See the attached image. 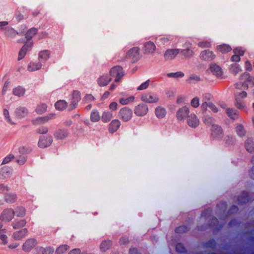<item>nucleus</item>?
I'll use <instances>...</instances> for the list:
<instances>
[{"label":"nucleus","mask_w":254,"mask_h":254,"mask_svg":"<svg viewBox=\"0 0 254 254\" xmlns=\"http://www.w3.org/2000/svg\"><path fill=\"white\" fill-rule=\"evenodd\" d=\"M140 100L148 104H157L160 101V98L156 93L146 92L141 95Z\"/></svg>","instance_id":"f257e3e1"},{"label":"nucleus","mask_w":254,"mask_h":254,"mask_svg":"<svg viewBox=\"0 0 254 254\" xmlns=\"http://www.w3.org/2000/svg\"><path fill=\"white\" fill-rule=\"evenodd\" d=\"M246 82L254 85V77L250 76L248 73H244L240 77V81L236 84V88L240 89L247 88L248 84Z\"/></svg>","instance_id":"f03ea898"},{"label":"nucleus","mask_w":254,"mask_h":254,"mask_svg":"<svg viewBox=\"0 0 254 254\" xmlns=\"http://www.w3.org/2000/svg\"><path fill=\"white\" fill-rule=\"evenodd\" d=\"M8 237L5 234H1L0 235V245L2 246H7L8 249L12 250L18 248L20 244L17 242H12L8 244Z\"/></svg>","instance_id":"7ed1b4c3"},{"label":"nucleus","mask_w":254,"mask_h":254,"mask_svg":"<svg viewBox=\"0 0 254 254\" xmlns=\"http://www.w3.org/2000/svg\"><path fill=\"white\" fill-rule=\"evenodd\" d=\"M247 96V93L245 91L237 92L235 95V106L239 109H242L246 107V104L243 101Z\"/></svg>","instance_id":"20e7f679"},{"label":"nucleus","mask_w":254,"mask_h":254,"mask_svg":"<svg viewBox=\"0 0 254 254\" xmlns=\"http://www.w3.org/2000/svg\"><path fill=\"white\" fill-rule=\"evenodd\" d=\"M15 211L11 208L4 209L0 215V219L4 222L10 221L15 215Z\"/></svg>","instance_id":"39448f33"},{"label":"nucleus","mask_w":254,"mask_h":254,"mask_svg":"<svg viewBox=\"0 0 254 254\" xmlns=\"http://www.w3.org/2000/svg\"><path fill=\"white\" fill-rule=\"evenodd\" d=\"M149 111L148 105L144 103H140L135 107L134 113L135 115L138 117H143L145 116Z\"/></svg>","instance_id":"423d86ee"},{"label":"nucleus","mask_w":254,"mask_h":254,"mask_svg":"<svg viewBox=\"0 0 254 254\" xmlns=\"http://www.w3.org/2000/svg\"><path fill=\"white\" fill-rule=\"evenodd\" d=\"M139 49L137 47H134L130 49L127 53L126 57L129 59L132 62L137 61L140 58Z\"/></svg>","instance_id":"0eeeda50"},{"label":"nucleus","mask_w":254,"mask_h":254,"mask_svg":"<svg viewBox=\"0 0 254 254\" xmlns=\"http://www.w3.org/2000/svg\"><path fill=\"white\" fill-rule=\"evenodd\" d=\"M33 45V41L26 42L24 45L20 49L17 60L20 61L26 56L27 52L31 49Z\"/></svg>","instance_id":"6e6552de"},{"label":"nucleus","mask_w":254,"mask_h":254,"mask_svg":"<svg viewBox=\"0 0 254 254\" xmlns=\"http://www.w3.org/2000/svg\"><path fill=\"white\" fill-rule=\"evenodd\" d=\"M110 75L113 77H115V80L116 82H119L120 79L124 76V73L123 68L121 66H117L111 69Z\"/></svg>","instance_id":"1a4fd4ad"},{"label":"nucleus","mask_w":254,"mask_h":254,"mask_svg":"<svg viewBox=\"0 0 254 254\" xmlns=\"http://www.w3.org/2000/svg\"><path fill=\"white\" fill-rule=\"evenodd\" d=\"M119 115L121 118L124 121L127 122L130 120L132 118V111L128 108L124 107L120 110Z\"/></svg>","instance_id":"9d476101"},{"label":"nucleus","mask_w":254,"mask_h":254,"mask_svg":"<svg viewBox=\"0 0 254 254\" xmlns=\"http://www.w3.org/2000/svg\"><path fill=\"white\" fill-rule=\"evenodd\" d=\"M189 113L190 109L189 107L187 106L182 107L178 110L176 114V118L179 121H184Z\"/></svg>","instance_id":"9b49d317"},{"label":"nucleus","mask_w":254,"mask_h":254,"mask_svg":"<svg viewBox=\"0 0 254 254\" xmlns=\"http://www.w3.org/2000/svg\"><path fill=\"white\" fill-rule=\"evenodd\" d=\"M156 50L155 44L151 41H148L144 43L143 47V51L146 54H153Z\"/></svg>","instance_id":"f8f14e48"},{"label":"nucleus","mask_w":254,"mask_h":254,"mask_svg":"<svg viewBox=\"0 0 254 254\" xmlns=\"http://www.w3.org/2000/svg\"><path fill=\"white\" fill-rule=\"evenodd\" d=\"M209 71L218 78H223V72L222 68L215 64H212L209 67Z\"/></svg>","instance_id":"ddd939ff"},{"label":"nucleus","mask_w":254,"mask_h":254,"mask_svg":"<svg viewBox=\"0 0 254 254\" xmlns=\"http://www.w3.org/2000/svg\"><path fill=\"white\" fill-rule=\"evenodd\" d=\"M187 123L190 127L195 128L198 126L199 120L195 114H191L188 117Z\"/></svg>","instance_id":"4468645a"},{"label":"nucleus","mask_w":254,"mask_h":254,"mask_svg":"<svg viewBox=\"0 0 254 254\" xmlns=\"http://www.w3.org/2000/svg\"><path fill=\"white\" fill-rule=\"evenodd\" d=\"M36 245V242L34 239H29L27 240L23 244L22 249L24 252H30Z\"/></svg>","instance_id":"2eb2a0df"},{"label":"nucleus","mask_w":254,"mask_h":254,"mask_svg":"<svg viewBox=\"0 0 254 254\" xmlns=\"http://www.w3.org/2000/svg\"><path fill=\"white\" fill-rule=\"evenodd\" d=\"M154 114L158 119L162 120L166 117L167 110L164 107L158 106L154 109Z\"/></svg>","instance_id":"dca6fc26"},{"label":"nucleus","mask_w":254,"mask_h":254,"mask_svg":"<svg viewBox=\"0 0 254 254\" xmlns=\"http://www.w3.org/2000/svg\"><path fill=\"white\" fill-rule=\"evenodd\" d=\"M179 52L180 51L178 49H168L164 54V58L166 61L172 60L178 55Z\"/></svg>","instance_id":"f3484780"},{"label":"nucleus","mask_w":254,"mask_h":254,"mask_svg":"<svg viewBox=\"0 0 254 254\" xmlns=\"http://www.w3.org/2000/svg\"><path fill=\"white\" fill-rule=\"evenodd\" d=\"M215 55L212 51L209 50H204L200 54V58L204 61H210L213 60Z\"/></svg>","instance_id":"a211bd4d"},{"label":"nucleus","mask_w":254,"mask_h":254,"mask_svg":"<svg viewBox=\"0 0 254 254\" xmlns=\"http://www.w3.org/2000/svg\"><path fill=\"white\" fill-rule=\"evenodd\" d=\"M27 232V229L26 228L16 231L12 234V238L15 241H19L26 236Z\"/></svg>","instance_id":"6ab92c4d"},{"label":"nucleus","mask_w":254,"mask_h":254,"mask_svg":"<svg viewBox=\"0 0 254 254\" xmlns=\"http://www.w3.org/2000/svg\"><path fill=\"white\" fill-rule=\"evenodd\" d=\"M80 94L78 91H75L73 92L70 105V108L71 110H72L76 107L77 103L80 101Z\"/></svg>","instance_id":"aec40b11"},{"label":"nucleus","mask_w":254,"mask_h":254,"mask_svg":"<svg viewBox=\"0 0 254 254\" xmlns=\"http://www.w3.org/2000/svg\"><path fill=\"white\" fill-rule=\"evenodd\" d=\"M186 45L187 48L183 50L181 52V55L185 58H190L194 55V51L192 49L190 48V43H186Z\"/></svg>","instance_id":"412c9836"},{"label":"nucleus","mask_w":254,"mask_h":254,"mask_svg":"<svg viewBox=\"0 0 254 254\" xmlns=\"http://www.w3.org/2000/svg\"><path fill=\"white\" fill-rule=\"evenodd\" d=\"M234 55L231 57V61L238 62L240 61V57L244 54V51L241 48H237L233 50Z\"/></svg>","instance_id":"4be33fe9"},{"label":"nucleus","mask_w":254,"mask_h":254,"mask_svg":"<svg viewBox=\"0 0 254 254\" xmlns=\"http://www.w3.org/2000/svg\"><path fill=\"white\" fill-rule=\"evenodd\" d=\"M42 64L40 61H32L27 65V70L30 72L39 70Z\"/></svg>","instance_id":"5701e85b"},{"label":"nucleus","mask_w":254,"mask_h":254,"mask_svg":"<svg viewBox=\"0 0 254 254\" xmlns=\"http://www.w3.org/2000/svg\"><path fill=\"white\" fill-rule=\"evenodd\" d=\"M53 139L51 137L42 136L39 139L38 145L40 147H46L51 145Z\"/></svg>","instance_id":"b1692460"},{"label":"nucleus","mask_w":254,"mask_h":254,"mask_svg":"<svg viewBox=\"0 0 254 254\" xmlns=\"http://www.w3.org/2000/svg\"><path fill=\"white\" fill-rule=\"evenodd\" d=\"M55 115L54 114H51L47 115L45 117H39L33 121V123L34 125H38L40 124L45 123L48 122L49 120H51L55 118Z\"/></svg>","instance_id":"393cba45"},{"label":"nucleus","mask_w":254,"mask_h":254,"mask_svg":"<svg viewBox=\"0 0 254 254\" xmlns=\"http://www.w3.org/2000/svg\"><path fill=\"white\" fill-rule=\"evenodd\" d=\"M212 136L215 139H220L222 136L221 128L217 125H213L212 127Z\"/></svg>","instance_id":"a878e982"},{"label":"nucleus","mask_w":254,"mask_h":254,"mask_svg":"<svg viewBox=\"0 0 254 254\" xmlns=\"http://www.w3.org/2000/svg\"><path fill=\"white\" fill-rule=\"evenodd\" d=\"M112 80L111 77L107 75L101 76L97 80L98 84L100 86H106Z\"/></svg>","instance_id":"bb28decb"},{"label":"nucleus","mask_w":254,"mask_h":254,"mask_svg":"<svg viewBox=\"0 0 254 254\" xmlns=\"http://www.w3.org/2000/svg\"><path fill=\"white\" fill-rule=\"evenodd\" d=\"M36 254H52L54 253V249L52 247L42 248L38 247L36 248Z\"/></svg>","instance_id":"cd10ccee"},{"label":"nucleus","mask_w":254,"mask_h":254,"mask_svg":"<svg viewBox=\"0 0 254 254\" xmlns=\"http://www.w3.org/2000/svg\"><path fill=\"white\" fill-rule=\"evenodd\" d=\"M25 89L24 87L18 86L12 89V93L14 96L18 97H22L25 94Z\"/></svg>","instance_id":"c85d7f7f"},{"label":"nucleus","mask_w":254,"mask_h":254,"mask_svg":"<svg viewBox=\"0 0 254 254\" xmlns=\"http://www.w3.org/2000/svg\"><path fill=\"white\" fill-rule=\"evenodd\" d=\"M209 108L212 111L216 113L218 112V109L216 106L211 102H207L206 101L203 102L201 105V108L203 110H206L207 108Z\"/></svg>","instance_id":"c756f323"},{"label":"nucleus","mask_w":254,"mask_h":254,"mask_svg":"<svg viewBox=\"0 0 254 254\" xmlns=\"http://www.w3.org/2000/svg\"><path fill=\"white\" fill-rule=\"evenodd\" d=\"M120 126V122L118 120H114L112 121L109 125V130L111 133L116 131Z\"/></svg>","instance_id":"7c9ffc66"},{"label":"nucleus","mask_w":254,"mask_h":254,"mask_svg":"<svg viewBox=\"0 0 254 254\" xmlns=\"http://www.w3.org/2000/svg\"><path fill=\"white\" fill-rule=\"evenodd\" d=\"M134 100V96L131 95L128 97H123L121 98L119 100V102L123 105H126L133 103Z\"/></svg>","instance_id":"2f4dec72"},{"label":"nucleus","mask_w":254,"mask_h":254,"mask_svg":"<svg viewBox=\"0 0 254 254\" xmlns=\"http://www.w3.org/2000/svg\"><path fill=\"white\" fill-rule=\"evenodd\" d=\"M50 55V51L48 50H44L39 52L38 54V59L41 61V62H45L49 59Z\"/></svg>","instance_id":"473e14b6"},{"label":"nucleus","mask_w":254,"mask_h":254,"mask_svg":"<svg viewBox=\"0 0 254 254\" xmlns=\"http://www.w3.org/2000/svg\"><path fill=\"white\" fill-rule=\"evenodd\" d=\"M26 224V221L25 219L15 220L12 223V227L14 229H18L24 227Z\"/></svg>","instance_id":"72a5a7b5"},{"label":"nucleus","mask_w":254,"mask_h":254,"mask_svg":"<svg viewBox=\"0 0 254 254\" xmlns=\"http://www.w3.org/2000/svg\"><path fill=\"white\" fill-rule=\"evenodd\" d=\"M68 135L66 130L59 129L55 133V137L58 139H63L65 138Z\"/></svg>","instance_id":"f704fd0d"},{"label":"nucleus","mask_w":254,"mask_h":254,"mask_svg":"<svg viewBox=\"0 0 254 254\" xmlns=\"http://www.w3.org/2000/svg\"><path fill=\"white\" fill-rule=\"evenodd\" d=\"M216 49L218 51L225 54L230 52L232 50L231 47L227 44H222L217 46Z\"/></svg>","instance_id":"c9c22d12"},{"label":"nucleus","mask_w":254,"mask_h":254,"mask_svg":"<svg viewBox=\"0 0 254 254\" xmlns=\"http://www.w3.org/2000/svg\"><path fill=\"white\" fill-rule=\"evenodd\" d=\"M112 245V242L109 240L103 241L100 245V250L102 252H105L110 249Z\"/></svg>","instance_id":"e433bc0d"},{"label":"nucleus","mask_w":254,"mask_h":254,"mask_svg":"<svg viewBox=\"0 0 254 254\" xmlns=\"http://www.w3.org/2000/svg\"><path fill=\"white\" fill-rule=\"evenodd\" d=\"M37 31V30L35 28H31L28 30L25 34L26 42L32 41L31 39L36 34Z\"/></svg>","instance_id":"4c0bfd02"},{"label":"nucleus","mask_w":254,"mask_h":254,"mask_svg":"<svg viewBox=\"0 0 254 254\" xmlns=\"http://www.w3.org/2000/svg\"><path fill=\"white\" fill-rule=\"evenodd\" d=\"M47 105L44 103H41L37 105L35 111L38 114H42L47 110Z\"/></svg>","instance_id":"58836bf2"},{"label":"nucleus","mask_w":254,"mask_h":254,"mask_svg":"<svg viewBox=\"0 0 254 254\" xmlns=\"http://www.w3.org/2000/svg\"><path fill=\"white\" fill-rule=\"evenodd\" d=\"M28 113L27 110L23 107H19L16 109V115L20 118L25 117Z\"/></svg>","instance_id":"ea45409f"},{"label":"nucleus","mask_w":254,"mask_h":254,"mask_svg":"<svg viewBox=\"0 0 254 254\" xmlns=\"http://www.w3.org/2000/svg\"><path fill=\"white\" fill-rule=\"evenodd\" d=\"M68 249L69 247L67 245H61L57 248L55 253L56 254H65Z\"/></svg>","instance_id":"a19ab883"},{"label":"nucleus","mask_w":254,"mask_h":254,"mask_svg":"<svg viewBox=\"0 0 254 254\" xmlns=\"http://www.w3.org/2000/svg\"><path fill=\"white\" fill-rule=\"evenodd\" d=\"M55 106L58 110H63L66 108L67 103L64 100H60L56 103Z\"/></svg>","instance_id":"79ce46f5"},{"label":"nucleus","mask_w":254,"mask_h":254,"mask_svg":"<svg viewBox=\"0 0 254 254\" xmlns=\"http://www.w3.org/2000/svg\"><path fill=\"white\" fill-rule=\"evenodd\" d=\"M3 115L4 116L5 120L10 124H14L11 118L10 117L9 112L8 109L5 108L2 111Z\"/></svg>","instance_id":"37998d69"},{"label":"nucleus","mask_w":254,"mask_h":254,"mask_svg":"<svg viewBox=\"0 0 254 254\" xmlns=\"http://www.w3.org/2000/svg\"><path fill=\"white\" fill-rule=\"evenodd\" d=\"M246 148L250 152L254 151V142L251 139H248L246 142Z\"/></svg>","instance_id":"c03bdc74"},{"label":"nucleus","mask_w":254,"mask_h":254,"mask_svg":"<svg viewBox=\"0 0 254 254\" xmlns=\"http://www.w3.org/2000/svg\"><path fill=\"white\" fill-rule=\"evenodd\" d=\"M10 85L11 81L9 79H7L4 82L1 91V94L2 95L6 94L9 88H10Z\"/></svg>","instance_id":"a18cd8bd"},{"label":"nucleus","mask_w":254,"mask_h":254,"mask_svg":"<svg viewBox=\"0 0 254 254\" xmlns=\"http://www.w3.org/2000/svg\"><path fill=\"white\" fill-rule=\"evenodd\" d=\"M226 113L230 118L233 119H235L239 117V115L238 114L237 111H236L233 109H227L226 110Z\"/></svg>","instance_id":"49530a36"},{"label":"nucleus","mask_w":254,"mask_h":254,"mask_svg":"<svg viewBox=\"0 0 254 254\" xmlns=\"http://www.w3.org/2000/svg\"><path fill=\"white\" fill-rule=\"evenodd\" d=\"M113 117V114L110 112H105L103 113L102 116V121L104 123L109 122Z\"/></svg>","instance_id":"de8ad7c7"},{"label":"nucleus","mask_w":254,"mask_h":254,"mask_svg":"<svg viewBox=\"0 0 254 254\" xmlns=\"http://www.w3.org/2000/svg\"><path fill=\"white\" fill-rule=\"evenodd\" d=\"M230 71L233 74H236L241 71V68L239 64H232L230 66Z\"/></svg>","instance_id":"09e8293b"},{"label":"nucleus","mask_w":254,"mask_h":254,"mask_svg":"<svg viewBox=\"0 0 254 254\" xmlns=\"http://www.w3.org/2000/svg\"><path fill=\"white\" fill-rule=\"evenodd\" d=\"M101 117L98 112L94 111L92 112L90 115L91 120L93 122H97L99 121Z\"/></svg>","instance_id":"8fccbe9b"},{"label":"nucleus","mask_w":254,"mask_h":254,"mask_svg":"<svg viewBox=\"0 0 254 254\" xmlns=\"http://www.w3.org/2000/svg\"><path fill=\"white\" fill-rule=\"evenodd\" d=\"M150 83V79H147L145 82L142 83L136 88L138 91L144 90L148 88Z\"/></svg>","instance_id":"3c124183"},{"label":"nucleus","mask_w":254,"mask_h":254,"mask_svg":"<svg viewBox=\"0 0 254 254\" xmlns=\"http://www.w3.org/2000/svg\"><path fill=\"white\" fill-rule=\"evenodd\" d=\"M190 105L194 108H198L200 105V101L198 97H194L190 101Z\"/></svg>","instance_id":"603ef678"},{"label":"nucleus","mask_w":254,"mask_h":254,"mask_svg":"<svg viewBox=\"0 0 254 254\" xmlns=\"http://www.w3.org/2000/svg\"><path fill=\"white\" fill-rule=\"evenodd\" d=\"M16 195L11 193L7 194L5 196L6 201L9 203L14 202L16 200Z\"/></svg>","instance_id":"864d4df0"},{"label":"nucleus","mask_w":254,"mask_h":254,"mask_svg":"<svg viewBox=\"0 0 254 254\" xmlns=\"http://www.w3.org/2000/svg\"><path fill=\"white\" fill-rule=\"evenodd\" d=\"M15 213L17 217H23L25 215V209L22 207H18L16 208Z\"/></svg>","instance_id":"5fc2aeb1"},{"label":"nucleus","mask_w":254,"mask_h":254,"mask_svg":"<svg viewBox=\"0 0 254 254\" xmlns=\"http://www.w3.org/2000/svg\"><path fill=\"white\" fill-rule=\"evenodd\" d=\"M236 131L238 134L240 136H243L245 133V131L244 129V127L242 125H238L236 127Z\"/></svg>","instance_id":"6e6d98bb"},{"label":"nucleus","mask_w":254,"mask_h":254,"mask_svg":"<svg viewBox=\"0 0 254 254\" xmlns=\"http://www.w3.org/2000/svg\"><path fill=\"white\" fill-rule=\"evenodd\" d=\"M198 45L201 48H205L210 47L211 44L209 41H205L199 42Z\"/></svg>","instance_id":"4d7b16f0"},{"label":"nucleus","mask_w":254,"mask_h":254,"mask_svg":"<svg viewBox=\"0 0 254 254\" xmlns=\"http://www.w3.org/2000/svg\"><path fill=\"white\" fill-rule=\"evenodd\" d=\"M169 77H181L184 76V74L182 72H178L176 73H170L168 75Z\"/></svg>","instance_id":"13d9d810"},{"label":"nucleus","mask_w":254,"mask_h":254,"mask_svg":"<svg viewBox=\"0 0 254 254\" xmlns=\"http://www.w3.org/2000/svg\"><path fill=\"white\" fill-rule=\"evenodd\" d=\"M13 158V155H9L5 157L2 162V164H6L8 163L9 162H10L12 159Z\"/></svg>","instance_id":"bf43d9fd"},{"label":"nucleus","mask_w":254,"mask_h":254,"mask_svg":"<svg viewBox=\"0 0 254 254\" xmlns=\"http://www.w3.org/2000/svg\"><path fill=\"white\" fill-rule=\"evenodd\" d=\"M94 99L93 96L91 94L86 95L84 98V100L87 102H90L93 101Z\"/></svg>","instance_id":"052dcab7"},{"label":"nucleus","mask_w":254,"mask_h":254,"mask_svg":"<svg viewBox=\"0 0 254 254\" xmlns=\"http://www.w3.org/2000/svg\"><path fill=\"white\" fill-rule=\"evenodd\" d=\"M37 131L40 133H46L48 131V128L46 127H41L38 129Z\"/></svg>","instance_id":"680f3d73"},{"label":"nucleus","mask_w":254,"mask_h":254,"mask_svg":"<svg viewBox=\"0 0 254 254\" xmlns=\"http://www.w3.org/2000/svg\"><path fill=\"white\" fill-rule=\"evenodd\" d=\"M187 228L184 226H182L176 229V232L177 233H183L187 231Z\"/></svg>","instance_id":"e2e57ef3"},{"label":"nucleus","mask_w":254,"mask_h":254,"mask_svg":"<svg viewBox=\"0 0 254 254\" xmlns=\"http://www.w3.org/2000/svg\"><path fill=\"white\" fill-rule=\"evenodd\" d=\"M118 104L115 102H112L109 105V109L112 111H116L118 108Z\"/></svg>","instance_id":"0e129e2a"},{"label":"nucleus","mask_w":254,"mask_h":254,"mask_svg":"<svg viewBox=\"0 0 254 254\" xmlns=\"http://www.w3.org/2000/svg\"><path fill=\"white\" fill-rule=\"evenodd\" d=\"M18 33L14 29L10 28L8 29L7 35L10 37H14Z\"/></svg>","instance_id":"69168bd1"},{"label":"nucleus","mask_w":254,"mask_h":254,"mask_svg":"<svg viewBox=\"0 0 254 254\" xmlns=\"http://www.w3.org/2000/svg\"><path fill=\"white\" fill-rule=\"evenodd\" d=\"M176 250L180 253H183L185 251V249L181 244H178L176 246Z\"/></svg>","instance_id":"338daca9"},{"label":"nucleus","mask_w":254,"mask_h":254,"mask_svg":"<svg viewBox=\"0 0 254 254\" xmlns=\"http://www.w3.org/2000/svg\"><path fill=\"white\" fill-rule=\"evenodd\" d=\"M68 254H80V250L78 249H75L70 251Z\"/></svg>","instance_id":"774afa93"}]
</instances>
